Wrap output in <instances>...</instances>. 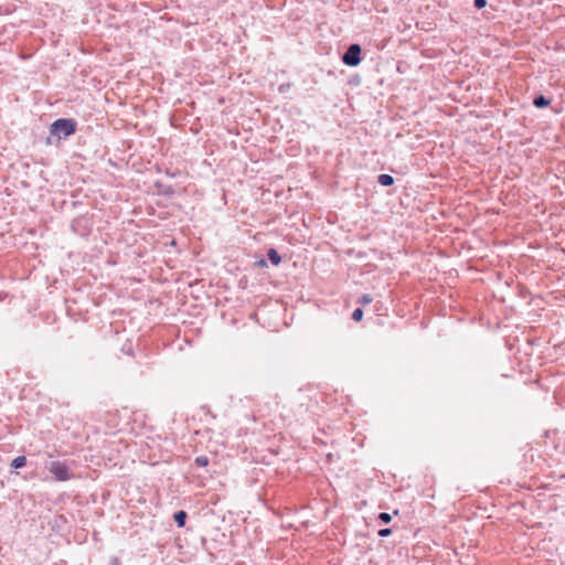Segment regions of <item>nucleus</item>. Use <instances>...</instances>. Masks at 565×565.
Returning <instances> with one entry per match:
<instances>
[{"instance_id":"4","label":"nucleus","mask_w":565,"mask_h":565,"mask_svg":"<svg viewBox=\"0 0 565 565\" xmlns=\"http://www.w3.org/2000/svg\"><path fill=\"white\" fill-rule=\"evenodd\" d=\"M186 518H188L186 512L182 511V510L175 512L174 515H173V519H174V521H175V523L178 524L179 527L184 526Z\"/></svg>"},{"instance_id":"3","label":"nucleus","mask_w":565,"mask_h":565,"mask_svg":"<svg viewBox=\"0 0 565 565\" xmlns=\"http://www.w3.org/2000/svg\"><path fill=\"white\" fill-rule=\"evenodd\" d=\"M47 469L58 481H66L72 478L68 467L63 462L51 461Z\"/></svg>"},{"instance_id":"15","label":"nucleus","mask_w":565,"mask_h":565,"mask_svg":"<svg viewBox=\"0 0 565 565\" xmlns=\"http://www.w3.org/2000/svg\"><path fill=\"white\" fill-rule=\"evenodd\" d=\"M257 265H258L259 267H266V266H267V263H266V260L260 259V260L257 263Z\"/></svg>"},{"instance_id":"2","label":"nucleus","mask_w":565,"mask_h":565,"mask_svg":"<svg viewBox=\"0 0 565 565\" xmlns=\"http://www.w3.org/2000/svg\"><path fill=\"white\" fill-rule=\"evenodd\" d=\"M361 46L356 43L351 44L342 55V62L348 66H358L361 62Z\"/></svg>"},{"instance_id":"14","label":"nucleus","mask_w":565,"mask_h":565,"mask_svg":"<svg viewBox=\"0 0 565 565\" xmlns=\"http://www.w3.org/2000/svg\"><path fill=\"white\" fill-rule=\"evenodd\" d=\"M380 536H388V527L379 531Z\"/></svg>"},{"instance_id":"7","label":"nucleus","mask_w":565,"mask_h":565,"mask_svg":"<svg viewBox=\"0 0 565 565\" xmlns=\"http://www.w3.org/2000/svg\"><path fill=\"white\" fill-rule=\"evenodd\" d=\"M26 463V458L24 456H19L12 460L11 466L15 469L24 467Z\"/></svg>"},{"instance_id":"12","label":"nucleus","mask_w":565,"mask_h":565,"mask_svg":"<svg viewBox=\"0 0 565 565\" xmlns=\"http://www.w3.org/2000/svg\"><path fill=\"white\" fill-rule=\"evenodd\" d=\"M487 4V1L486 0H475V7L477 9H482L484 8Z\"/></svg>"},{"instance_id":"11","label":"nucleus","mask_w":565,"mask_h":565,"mask_svg":"<svg viewBox=\"0 0 565 565\" xmlns=\"http://www.w3.org/2000/svg\"><path fill=\"white\" fill-rule=\"evenodd\" d=\"M360 302L363 305H367L372 302V297L370 295H363Z\"/></svg>"},{"instance_id":"13","label":"nucleus","mask_w":565,"mask_h":565,"mask_svg":"<svg viewBox=\"0 0 565 565\" xmlns=\"http://www.w3.org/2000/svg\"><path fill=\"white\" fill-rule=\"evenodd\" d=\"M380 520H382L384 523H388V512H382L379 515Z\"/></svg>"},{"instance_id":"10","label":"nucleus","mask_w":565,"mask_h":565,"mask_svg":"<svg viewBox=\"0 0 565 565\" xmlns=\"http://www.w3.org/2000/svg\"><path fill=\"white\" fill-rule=\"evenodd\" d=\"M379 182L384 186H388V173L379 175Z\"/></svg>"},{"instance_id":"8","label":"nucleus","mask_w":565,"mask_h":565,"mask_svg":"<svg viewBox=\"0 0 565 565\" xmlns=\"http://www.w3.org/2000/svg\"><path fill=\"white\" fill-rule=\"evenodd\" d=\"M363 318V310L361 308H356L353 312H352V319L354 321H361Z\"/></svg>"},{"instance_id":"6","label":"nucleus","mask_w":565,"mask_h":565,"mask_svg":"<svg viewBox=\"0 0 565 565\" xmlns=\"http://www.w3.org/2000/svg\"><path fill=\"white\" fill-rule=\"evenodd\" d=\"M533 104L537 107V108H542V107H545L550 104V100L547 98H545L543 95H540V96H536L533 100Z\"/></svg>"},{"instance_id":"1","label":"nucleus","mask_w":565,"mask_h":565,"mask_svg":"<svg viewBox=\"0 0 565 565\" xmlns=\"http://www.w3.org/2000/svg\"><path fill=\"white\" fill-rule=\"evenodd\" d=\"M76 122L73 119H57L51 125V134L58 139L66 138L75 132Z\"/></svg>"},{"instance_id":"16","label":"nucleus","mask_w":565,"mask_h":565,"mask_svg":"<svg viewBox=\"0 0 565 565\" xmlns=\"http://www.w3.org/2000/svg\"><path fill=\"white\" fill-rule=\"evenodd\" d=\"M285 90H287V87L285 85H280L279 87V92L280 93H284Z\"/></svg>"},{"instance_id":"5","label":"nucleus","mask_w":565,"mask_h":565,"mask_svg":"<svg viewBox=\"0 0 565 565\" xmlns=\"http://www.w3.org/2000/svg\"><path fill=\"white\" fill-rule=\"evenodd\" d=\"M267 256L271 264L275 266L279 265L281 262V257L275 248H269Z\"/></svg>"},{"instance_id":"9","label":"nucleus","mask_w":565,"mask_h":565,"mask_svg":"<svg viewBox=\"0 0 565 565\" xmlns=\"http://www.w3.org/2000/svg\"><path fill=\"white\" fill-rule=\"evenodd\" d=\"M195 463L200 467H205L209 465V459L205 456H199L195 458Z\"/></svg>"}]
</instances>
